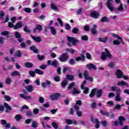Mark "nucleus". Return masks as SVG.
Instances as JSON below:
<instances>
[{"instance_id": "nucleus-1", "label": "nucleus", "mask_w": 129, "mask_h": 129, "mask_svg": "<svg viewBox=\"0 0 129 129\" xmlns=\"http://www.w3.org/2000/svg\"><path fill=\"white\" fill-rule=\"evenodd\" d=\"M107 58H111V54L108 51L107 49H105V52H103L101 54V58L102 60H107Z\"/></svg>"}, {"instance_id": "nucleus-2", "label": "nucleus", "mask_w": 129, "mask_h": 129, "mask_svg": "<svg viewBox=\"0 0 129 129\" xmlns=\"http://www.w3.org/2000/svg\"><path fill=\"white\" fill-rule=\"evenodd\" d=\"M116 75L117 78H122L125 80L128 79V77L127 76H122V72L119 70H118L116 72Z\"/></svg>"}, {"instance_id": "nucleus-3", "label": "nucleus", "mask_w": 129, "mask_h": 129, "mask_svg": "<svg viewBox=\"0 0 129 129\" xmlns=\"http://www.w3.org/2000/svg\"><path fill=\"white\" fill-rule=\"evenodd\" d=\"M58 59L61 62H66V61L69 59V56L67 53H63L58 58Z\"/></svg>"}, {"instance_id": "nucleus-4", "label": "nucleus", "mask_w": 129, "mask_h": 129, "mask_svg": "<svg viewBox=\"0 0 129 129\" xmlns=\"http://www.w3.org/2000/svg\"><path fill=\"white\" fill-rule=\"evenodd\" d=\"M112 2H113V0H107L106 4L108 9H109L111 12H113V11H114V7L113 6V5L111 4Z\"/></svg>"}, {"instance_id": "nucleus-5", "label": "nucleus", "mask_w": 129, "mask_h": 129, "mask_svg": "<svg viewBox=\"0 0 129 129\" xmlns=\"http://www.w3.org/2000/svg\"><path fill=\"white\" fill-rule=\"evenodd\" d=\"M125 120V118H124L123 116H119V121H116L114 122V124L115 125H118V124H120V125H122L123 123V121Z\"/></svg>"}, {"instance_id": "nucleus-6", "label": "nucleus", "mask_w": 129, "mask_h": 129, "mask_svg": "<svg viewBox=\"0 0 129 129\" xmlns=\"http://www.w3.org/2000/svg\"><path fill=\"white\" fill-rule=\"evenodd\" d=\"M68 40L69 42H71L74 46L76 45L77 42H79L78 39H75L74 37H68Z\"/></svg>"}, {"instance_id": "nucleus-7", "label": "nucleus", "mask_w": 129, "mask_h": 129, "mask_svg": "<svg viewBox=\"0 0 129 129\" xmlns=\"http://www.w3.org/2000/svg\"><path fill=\"white\" fill-rule=\"evenodd\" d=\"M49 97L51 100H57L60 97V94L55 93L50 95Z\"/></svg>"}, {"instance_id": "nucleus-8", "label": "nucleus", "mask_w": 129, "mask_h": 129, "mask_svg": "<svg viewBox=\"0 0 129 129\" xmlns=\"http://www.w3.org/2000/svg\"><path fill=\"white\" fill-rule=\"evenodd\" d=\"M84 76L86 80H89V81H91V82L93 81V78L88 75V72L85 71L84 74Z\"/></svg>"}, {"instance_id": "nucleus-9", "label": "nucleus", "mask_w": 129, "mask_h": 129, "mask_svg": "<svg viewBox=\"0 0 129 129\" xmlns=\"http://www.w3.org/2000/svg\"><path fill=\"white\" fill-rule=\"evenodd\" d=\"M86 67L89 70H96V66L92 63H88L86 65Z\"/></svg>"}, {"instance_id": "nucleus-10", "label": "nucleus", "mask_w": 129, "mask_h": 129, "mask_svg": "<svg viewBox=\"0 0 129 129\" xmlns=\"http://www.w3.org/2000/svg\"><path fill=\"white\" fill-rule=\"evenodd\" d=\"M91 121L93 123L96 122V128H99V127L100 126V125H99V121H98V119H95L94 118V117H92L91 118Z\"/></svg>"}, {"instance_id": "nucleus-11", "label": "nucleus", "mask_w": 129, "mask_h": 129, "mask_svg": "<svg viewBox=\"0 0 129 129\" xmlns=\"http://www.w3.org/2000/svg\"><path fill=\"white\" fill-rule=\"evenodd\" d=\"M30 36L31 38H32V39H33V40H34V41H35V42H36L37 43H40L42 41V39L40 37H37L32 35H31Z\"/></svg>"}, {"instance_id": "nucleus-12", "label": "nucleus", "mask_w": 129, "mask_h": 129, "mask_svg": "<svg viewBox=\"0 0 129 129\" xmlns=\"http://www.w3.org/2000/svg\"><path fill=\"white\" fill-rule=\"evenodd\" d=\"M20 96L21 98H23V99H27L28 100H31V99H32V97L30 96L26 95L23 94H20Z\"/></svg>"}, {"instance_id": "nucleus-13", "label": "nucleus", "mask_w": 129, "mask_h": 129, "mask_svg": "<svg viewBox=\"0 0 129 129\" xmlns=\"http://www.w3.org/2000/svg\"><path fill=\"white\" fill-rule=\"evenodd\" d=\"M117 85L122 86H125L128 87V84L123 80L118 82Z\"/></svg>"}, {"instance_id": "nucleus-14", "label": "nucleus", "mask_w": 129, "mask_h": 129, "mask_svg": "<svg viewBox=\"0 0 129 129\" xmlns=\"http://www.w3.org/2000/svg\"><path fill=\"white\" fill-rule=\"evenodd\" d=\"M23 27V23L22 22H19L17 23L14 27V30H18V29H20Z\"/></svg>"}, {"instance_id": "nucleus-15", "label": "nucleus", "mask_w": 129, "mask_h": 129, "mask_svg": "<svg viewBox=\"0 0 129 129\" xmlns=\"http://www.w3.org/2000/svg\"><path fill=\"white\" fill-rule=\"evenodd\" d=\"M91 16L92 18H94L95 19H97L99 17V14L98 12L96 11L93 12L91 13Z\"/></svg>"}, {"instance_id": "nucleus-16", "label": "nucleus", "mask_w": 129, "mask_h": 129, "mask_svg": "<svg viewBox=\"0 0 129 129\" xmlns=\"http://www.w3.org/2000/svg\"><path fill=\"white\" fill-rule=\"evenodd\" d=\"M84 58H85V56H84V55L81 54V56H79L78 57H76L75 58L76 61H84Z\"/></svg>"}, {"instance_id": "nucleus-17", "label": "nucleus", "mask_w": 129, "mask_h": 129, "mask_svg": "<svg viewBox=\"0 0 129 129\" xmlns=\"http://www.w3.org/2000/svg\"><path fill=\"white\" fill-rule=\"evenodd\" d=\"M112 35L114 38H117L118 40H120L121 43L123 44V40H122V38L119 35L113 34Z\"/></svg>"}, {"instance_id": "nucleus-18", "label": "nucleus", "mask_w": 129, "mask_h": 129, "mask_svg": "<svg viewBox=\"0 0 129 129\" xmlns=\"http://www.w3.org/2000/svg\"><path fill=\"white\" fill-rule=\"evenodd\" d=\"M66 123L68 124H78V123H77V122L75 120L74 121H72L70 119H68L66 120Z\"/></svg>"}, {"instance_id": "nucleus-19", "label": "nucleus", "mask_w": 129, "mask_h": 129, "mask_svg": "<svg viewBox=\"0 0 129 129\" xmlns=\"http://www.w3.org/2000/svg\"><path fill=\"white\" fill-rule=\"evenodd\" d=\"M37 30H38L39 32L42 31V26L40 25H36V27L33 30L34 33H36L37 32Z\"/></svg>"}, {"instance_id": "nucleus-20", "label": "nucleus", "mask_w": 129, "mask_h": 129, "mask_svg": "<svg viewBox=\"0 0 129 129\" xmlns=\"http://www.w3.org/2000/svg\"><path fill=\"white\" fill-rule=\"evenodd\" d=\"M95 28H97V25L94 24L93 25V27L91 30L92 34H93V35H94L97 33V30L95 29Z\"/></svg>"}, {"instance_id": "nucleus-21", "label": "nucleus", "mask_w": 129, "mask_h": 129, "mask_svg": "<svg viewBox=\"0 0 129 129\" xmlns=\"http://www.w3.org/2000/svg\"><path fill=\"white\" fill-rule=\"evenodd\" d=\"M96 97L97 98H99L101 95H102V90H96Z\"/></svg>"}, {"instance_id": "nucleus-22", "label": "nucleus", "mask_w": 129, "mask_h": 129, "mask_svg": "<svg viewBox=\"0 0 129 129\" xmlns=\"http://www.w3.org/2000/svg\"><path fill=\"white\" fill-rule=\"evenodd\" d=\"M49 29L52 35H56V34H57V31L56 30V29L55 28L51 26V27H49Z\"/></svg>"}, {"instance_id": "nucleus-23", "label": "nucleus", "mask_w": 129, "mask_h": 129, "mask_svg": "<svg viewBox=\"0 0 129 129\" xmlns=\"http://www.w3.org/2000/svg\"><path fill=\"white\" fill-rule=\"evenodd\" d=\"M26 89L29 91V92H31V91H33L34 90V86L32 85H29L26 87Z\"/></svg>"}, {"instance_id": "nucleus-24", "label": "nucleus", "mask_w": 129, "mask_h": 129, "mask_svg": "<svg viewBox=\"0 0 129 129\" xmlns=\"http://www.w3.org/2000/svg\"><path fill=\"white\" fill-rule=\"evenodd\" d=\"M25 66L27 68H31L34 66V64L32 62H27L25 63Z\"/></svg>"}, {"instance_id": "nucleus-25", "label": "nucleus", "mask_w": 129, "mask_h": 129, "mask_svg": "<svg viewBox=\"0 0 129 129\" xmlns=\"http://www.w3.org/2000/svg\"><path fill=\"white\" fill-rule=\"evenodd\" d=\"M80 93V91L78 89L76 88H74L73 91H72V94H79Z\"/></svg>"}, {"instance_id": "nucleus-26", "label": "nucleus", "mask_w": 129, "mask_h": 129, "mask_svg": "<svg viewBox=\"0 0 129 129\" xmlns=\"http://www.w3.org/2000/svg\"><path fill=\"white\" fill-rule=\"evenodd\" d=\"M97 89H93L91 93L89 95L90 97H93L95 95V92H96Z\"/></svg>"}, {"instance_id": "nucleus-27", "label": "nucleus", "mask_w": 129, "mask_h": 129, "mask_svg": "<svg viewBox=\"0 0 129 129\" xmlns=\"http://www.w3.org/2000/svg\"><path fill=\"white\" fill-rule=\"evenodd\" d=\"M15 57H22V53H21V51L20 50H17L15 54Z\"/></svg>"}, {"instance_id": "nucleus-28", "label": "nucleus", "mask_w": 129, "mask_h": 129, "mask_svg": "<svg viewBox=\"0 0 129 129\" xmlns=\"http://www.w3.org/2000/svg\"><path fill=\"white\" fill-rule=\"evenodd\" d=\"M98 41L99 42H103V43H105V42H107V37L106 38H98Z\"/></svg>"}, {"instance_id": "nucleus-29", "label": "nucleus", "mask_w": 129, "mask_h": 129, "mask_svg": "<svg viewBox=\"0 0 129 129\" xmlns=\"http://www.w3.org/2000/svg\"><path fill=\"white\" fill-rule=\"evenodd\" d=\"M51 66H54L55 67L58 66V65H59V62H58V61H57V60H54L52 61V62H51Z\"/></svg>"}, {"instance_id": "nucleus-30", "label": "nucleus", "mask_w": 129, "mask_h": 129, "mask_svg": "<svg viewBox=\"0 0 129 129\" xmlns=\"http://www.w3.org/2000/svg\"><path fill=\"white\" fill-rule=\"evenodd\" d=\"M35 73H37V74H39V75H43L44 74V72L39 69H35Z\"/></svg>"}, {"instance_id": "nucleus-31", "label": "nucleus", "mask_w": 129, "mask_h": 129, "mask_svg": "<svg viewBox=\"0 0 129 129\" xmlns=\"http://www.w3.org/2000/svg\"><path fill=\"white\" fill-rule=\"evenodd\" d=\"M30 50H31V51H33L34 53H38L39 52V50L36 49V47L34 46L30 47Z\"/></svg>"}, {"instance_id": "nucleus-32", "label": "nucleus", "mask_w": 129, "mask_h": 129, "mask_svg": "<svg viewBox=\"0 0 129 129\" xmlns=\"http://www.w3.org/2000/svg\"><path fill=\"white\" fill-rule=\"evenodd\" d=\"M117 11H123V5L122 4V3H120V5L117 8Z\"/></svg>"}, {"instance_id": "nucleus-33", "label": "nucleus", "mask_w": 129, "mask_h": 129, "mask_svg": "<svg viewBox=\"0 0 129 129\" xmlns=\"http://www.w3.org/2000/svg\"><path fill=\"white\" fill-rule=\"evenodd\" d=\"M11 76L13 77L20 76V73H19V72L16 71L11 74Z\"/></svg>"}, {"instance_id": "nucleus-34", "label": "nucleus", "mask_w": 129, "mask_h": 129, "mask_svg": "<svg viewBox=\"0 0 129 129\" xmlns=\"http://www.w3.org/2000/svg\"><path fill=\"white\" fill-rule=\"evenodd\" d=\"M72 32L73 34H78V33H79V29L76 27H75L73 29Z\"/></svg>"}, {"instance_id": "nucleus-35", "label": "nucleus", "mask_w": 129, "mask_h": 129, "mask_svg": "<svg viewBox=\"0 0 129 129\" xmlns=\"http://www.w3.org/2000/svg\"><path fill=\"white\" fill-rule=\"evenodd\" d=\"M23 11L25 12V13H28V14H30V13L32 12V9L31 8H26L23 9Z\"/></svg>"}, {"instance_id": "nucleus-36", "label": "nucleus", "mask_w": 129, "mask_h": 129, "mask_svg": "<svg viewBox=\"0 0 129 129\" xmlns=\"http://www.w3.org/2000/svg\"><path fill=\"white\" fill-rule=\"evenodd\" d=\"M51 8L52 10H54V11H57V10H58V8H57V6L54 3L51 4Z\"/></svg>"}, {"instance_id": "nucleus-37", "label": "nucleus", "mask_w": 129, "mask_h": 129, "mask_svg": "<svg viewBox=\"0 0 129 129\" xmlns=\"http://www.w3.org/2000/svg\"><path fill=\"white\" fill-rule=\"evenodd\" d=\"M122 106H124V104H122L121 105L117 104L116 105L115 107L113 108V109H119L122 107Z\"/></svg>"}, {"instance_id": "nucleus-38", "label": "nucleus", "mask_w": 129, "mask_h": 129, "mask_svg": "<svg viewBox=\"0 0 129 129\" xmlns=\"http://www.w3.org/2000/svg\"><path fill=\"white\" fill-rule=\"evenodd\" d=\"M4 106L5 107L7 108V109H8V110H12V108L11 107V106L9 105L8 103H5Z\"/></svg>"}, {"instance_id": "nucleus-39", "label": "nucleus", "mask_w": 129, "mask_h": 129, "mask_svg": "<svg viewBox=\"0 0 129 129\" xmlns=\"http://www.w3.org/2000/svg\"><path fill=\"white\" fill-rule=\"evenodd\" d=\"M67 79H69V80H71V81H72V80H74V77L72 75H67Z\"/></svg>"}, {"instance_id": "nucleus-40", "label": "nucleus", "mask_w": 129, "mask_h": 129, "mask_svg": "<svg viewBox=\"0 0 129 129\" xmlns=\"http://www.w3.org/2000/svg\"><path fill=\"white\" fill-rule=\"evenodd\" d=\"M83 90H84L83 91L84 93H85V94H87L88 93V91L89 90V89H88V87H83Z\"/></svg>"}, {"instance_id": "nucleus-41", "label": "nucleus", "mask_w": 129, "mask_h": 129, "mask_svg": "<svg viewBox=\"0 0 129 129\" xmlns=\"http://www.w3.org/2000/svg\"><path fill=\"white\" fill-rule=\"evenodd\" d=\"M100 112L102 114H103V115H106V116H110L109 115V113H108V112H106L104 111H102V110H101L100 111Z\"/></svg>"}, {"instance_id": "nucleus-42", "label": "nucleus", "mask_w": 129, "mask_h": 129, "mask_svg": "<svg viewBox=\"0 0 129 129\" xmlns=\"http://www.w3.org/2000/svg\"><path fill=\"white\" fill-rule=\"evenodd\" d=\"M4 97L5 100H6L7 101H10L12 99L10 96L8 95H5Z\"/></svg>"}, {"instance_id": "nucleus-43", "label": "nucleus", "mask_w": 129, "mask_h": 129, "mask_svg": "<svg viewBox=\"0 0 129 129\" xmlns=\"http://www.w3.org/2000/svg\"><path fill=\"white\" fill-rule=\"evenodd\" d=\"M67 83H68L67 80L66 79L63 80L62 83H61V86L62 87H65L66 85H67Z\"/></svg>"}, {"instance_id": "nucleus-44", "label": "nucleus", "mask_w": 129, "mask_h": 129, "mask_svg": "<svg viewBox=\"0 0 129 129\" xmlns=\"http://www.w3.org/2000/svg\"><path fill=\"white\" fill-rule=\"evenodd\" d=\"M120 43H121V42L117 40H115L113 41V43L114 44V45H120Z\"/></svg>"}, {"instance_id": "nucleus-45", "label": "nucleus", "mask_w": 129, "mask_h": 129, "mask_svg": "<svg viewBox=\"0 0 129 129\" xmlns=\"http://www.w3.org/2000/svg\"><path fill=\"white\" fill-rule=\"evenodd\" d=\"M67 51L71 53V54H74V52H75V50L73 49H70V48L67 49Z\"/></svg>"}, {"instance_id": "nucleus-46", "label": "nucleus", "mask_w": 129, "mask_h": 129, "mask_svg": "<svg viewBox=\"0 0 129 129\" xmlns=\"http://www.w3.org/2000/svg\"><path fill=\"white\" fill-rule=\"evenodd\" d=\"M11 82H12V80H11V79H10L9 78L6 79V84L10 85V84H11Z\"/></svg>"}, {"instance_id": "nucleus-47", "label": "nucleus", "mask_w": 129, "mask_h": 129, "mask_svg": "<svg viewBox=\"0 0 129 129\" xmlns=\"http://www.w3.org/2000/svg\"><path fill=\"white\" fill-rule=\"evenodd\" d=\"M37 58L38 60H40L41 61V60H44V59H45V56L44 55L40 56V55H38Z\"/></svg>"}, {"instance_id": "nucleus-48", "label": "nucleus", "mask_w": 129, "mask_h": 129, "mask_svg": "<svg viewBox=\"0 0 129 129\" xmlns=\"http://www.w3.org/2000/svg\"><path fill=\"white\" fill-rule=\"evenodd\" d=\"M15 118L16 120H20V119L22 118V116L20 114H18L16 116H15Z\"/></svg>"}, {"instance_id": "nucleus-49", "label": "nucleus", "mask_w": 129, "mask_h": 129, "mask_svg": "<svg viewBox=\"0 0 129 129\" xmlns=\"http://www.w3.org/2000/svg\"><path fill=\"white\" fill-rule=\"evenodd\" d=\"M115 100L116 101H121V98H120L119 95L116 96Z\"/></svg>"}, {"instance_id": "nucleus-50", "label": "nucleus", "mask_w": 129, "mask_h": 129, "mask_svg": "<svg viewBox=\"0 0 129 129\" xmlns=\"http://www.w3.org/2000/svg\"><path fill=\"white\" fill-rule=\"evenodd\" d=\"M81 39L83 41H87V40H88V37L86 35H84L82 36Z\"/></svg>"}, {"instance_id": "nucleus-51", "label": "nucleus", "mask_w": 129, "mask_h": 129, "mask_svg": "<svg viewBox=\"0 0 129 129\" xmlns=\"http://www.w3.org/2000/svg\"><path fill=\"white\" fill-rule=\"evenodd\" d=\"M57 21L60 24L61 27H63V21H62V20L60 18H57Z\"/></svg>"}, {"instance_id": "nucleus-52", "label": "nucleus", "mask_w": 129, "mask_h": 129, "mask_svg": "<svg viewBox=\"0 0 129 129\" xmlns=\"http://www.w3.org/2000/svg\"><path fill=\"white\" fill-rule=\"evenodd\" d=\"M38 126V123L35 121H32V127H37Z\"/></svg>"}, {"instance_id": "nucleus-53", "label": "nucleus", "mask_w": 129, "mask_h": 129, "mask_svg": "<svg viewBox=\"0 0 129 129\" xmlns=\"http://www.w3.org/2000/svg\"><path fill=\"white\" fill-rule=\"evenodd\" d=\"M24 32H26V33H30V32H31V31L28 29L27 26H24Z\"/></svg>"}, {"instance_id": "nucleus-54", "label": "nucleus", "mask_w": 129, "mask_h": 129, "mask_svg": "<svg viewBox=\"0 0 129 129\" xmlns=\"http://www.w3.org/2000/svg\"><path fill=\"white\" fill-rule=\"evenodd\" d=\"M54 80H55V81H56V82H59V81H60V77L59 76H56L54 78Z\"/></svg>"}, {"instance_id": "nucleus-55", "label": "nucleus", "mask_w": 129, "mask_h": 129, "mask_svg": "<svg viewBox=\"0 0 129 129\" xmlns=\"http://www.w3.org/2000/svg\"><path fill=\"white\" fill-rule=\"evenodd\" d=\"M39 109H37L36 108L33 109V112L35 114H38V113H39Z\"/></svg>"}, {"instance_id": "nucleus-56", "label": "nucleus", "mask_w": 129, "mask_h": 129, "mask_svg": "<svg viewBox=\"0 0 129 129\" xmlns=\"http://www.w3.org/2000/svg\"><path fill=\"white\" fill-rule=\"evenodd\" d=\"M74 86H75V84L74 83H72L68 87V89H71V88L74 87Z\"/></svg>"}, {"instance_id": "nucleus-57", "label": "nucleus", "mask_w": 129, "mask_h": 129, "mask_svg": "<svg viewBox=\"0 0 129 129\" xmlns=\"http://www.w3.org/2000/svg\"><path fill=\"white\" fill-rule=\"evenodd\" d=\"M15 37H16V38H20V37H21V34H20V33L16 31L15 32Z\"/></svg>"}, {"instance_id": "nucleus-58", "label": "nucleus", "mask_w": 129, "mask_h": 129, "mask_svg": "<svg viewBox=\"0 0 129 129\" xmlns=\"http://www.w3.org/2000/svg\"><path fill=\"white\" fill-rule=\"evenodd\" d=\"M8 26H9V28H15V25L12 22H9Z\"/></svg>"}, {"instance_id": "nucleus-59", "label": "nucleus", "mask_w": 129, "mask_h": 129, "mask_svg": "<svg viewBox=\"0 0 129 129\" xmlns=\"http://www.w3.org/2000/svg\"><path fill=\"white\" fill-rule=\"evenodd\" d=\"M84 29L85 31H89L90 27H89V26H88V25H86L84 26Z\"/></svg>"}, {"instance_id": "nucleus-60", "label": "nucleus", "mask_w": 129, "mask_h": 129, "mask_svg": "<svg viewBox=\"0 0 129 129\" xmlns=\"http://www.w3.org/2000/svg\"><path fill=\"white\" fill-rule=\"evenodd\" d=\"M44 98L42 97H39V102H40V103H44Z\"/></svg>"}, {"instance_id": "nucleus-61", "label": "nucleus", "mask_w": 129, "mask_h": 129, "mask_svg": "<svg viewBox=\"0 0 129 129\" xmlns=\"http://www.w3.org/2000/svg\"><path fill=\"white\" fill-rule=\"evenodd\" d=\"M1 35H2L3 36H8V35H9V32L4 31L1 33Z\"/></svg>"}, {"instance_id": "nucleus-62", "label": "nucleus", "mask_w": 129, "mask_h": 129, "mask_svg": "<svg viewBox=\"0 0 129 129\" xmlns=\"http://www.w3.org/2000/svg\"><path fill=\"white\" fill-rule=\"evenodd\" d=\"M46 67H47V65H46V64H42V66H40L39 67V68H40V69L44 70V69H45V68H46Z\"/></svg>"}, {"instance_id": "nucleus-63", "label": "nucleus", "mask_w": 129, "mask_h": 129, "mask_svg": "<svg viewBox=\"0 0 129 129\" xmlns=\"http://www.w3.org/2000/svg\"><path fill=\"white\" fill-rule=\"evenodd\" d=\"M15 52V48H12L10 49V54L12 55V54H14V52Z\"/></svg>"}, {"instance_id": "nucleus-64", "label": "nucleus", "mask_w": 129, "mask_h": 129, "mask_svg": "<svg viewBox=\"0 0 129 129\" xmlns=\"http://www.w3.org/2000/svg\"><path fill=\"white\" fill-rule=\"evenodd\" d=\"M69 63L70 64H75V60H74V59H71L70 61H69Z\"/></svg>"}]
</instances>
